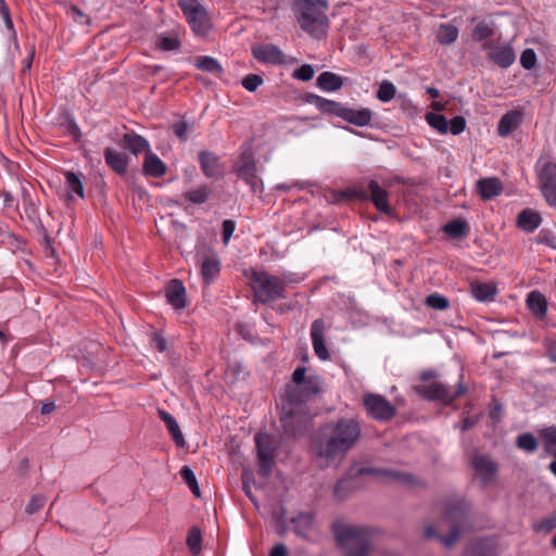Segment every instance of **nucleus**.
<instances>
[{
  "mask_svg": "<svg viewBox=\"0 0 556 556\" xmlns=\"http://www.w3.org/2000/svg\"><path fill=\"white\" fill-rule=\"evenodd\" d=\"M361 425L354 418H340L319 429L317 455L328 463L345 457L361 438Z\"/></svg>",
  "mask_w": 556,
  "mask_h": 556,
  "instance_id": "f257e3e1",
  "label": "nucleus"
},
{
  "mask_svg": "<svg viewBox=\"0 0 556 556\" xmlns=\"http://www.w3.org/2000/svg\"><path fill=\"white\" fill-rule=\"evenodd\" d=\"M321 380L318 376H308L301 387H287L286 397L288 404L282 407V416L280 418L282 426L287 432L295 434V424H305L311 416L307 413L304 403L312 396L320 392Z\"/></svg>",
  "mask_w": 556,
  "mask_h": 556,
  "instance_id": "f03ea898",
  "label": "nucleus"
},
{
  "mask_svg": "<svg viewBox=\"0 0 556 556\" xmlns=\"http://www.w3.org/2000/svg\"><path fill=\"white\" fill-rule=\"evenodd\" d=\"M470 510L471 505L464 498L452 497L446 500L443 505V515L451 527L448 534L440 535L433 526H427L424 530L425 538L437 539L446 547L453 546L462 534L470 528Z\"/></svg>",
  "mask_w": 556,
  "mask_h": 556,
  "instance_id": "7ed1b4c3",
  "label": "nucleus"
},
{
  "mask_svg": "<svg viewBox=\"0 0 556 556\" xmlns=\"http://www.w3.org/2000/svg\"><path fill=\"white\" fill-rule=\"evenodd\" d=\"M332 532L344 556H368L372 546L370 528L336 521L332 525Z\"/></svg>",
  "mask_w": 556,
  "mask_h": 556,
  "instance_id": "20e7f679",
  "label": "nucleus"
},
{
  "mask_svg": "<svg viewBox=\"0 0 556 556\" xmlns=\"http://www.w3.org/2000/svg\"><path fill=\"white\" fill-rule=\"evenodd\" d=\"M538 188L545 202L556 207V162L548 154H541L534 165Z\"/></svg>",
  "mask_w": 556,
  "mask_h": 556,
  "instance_id": "39448f33",
  "label": "nucleus"
},
{
  "mask_svg": "<svg viewBox=\"0 0 556 556\" xmlns=\"http://www.w3.org/2000/svg\"><path fill=\"white\" fill-rule=\"evenodd\" d=\"M285 287V281L277 276H271L266 271L253 273L252 288L256 300L261 303L286 299Z\"/></svg>",
  "mask_w": 556,
  "mask_h": 556,
  "instance_id": "423d86ee",
  "label": "nucleus"
},
{
  "mask_svg": "<svg viewBox=\"0 0 556 556\" xmlns=\"http://www.w3.org/2000/svg\"><path fill=\"white\" fill-rule=\"evenodd\" d=\"M342 195L348 199L366 200L370 199L376 208L387 215L393 214V208L389 205V193L378 181L370 180L366 189L345 190Z\"/></svg>",
  "mask_w": 556,
  "mask_h": 556,
  "instance_id": "0eeeda50",
  "label": "nucleus"
},
{
  "mask_svg": "<svg viewBox=\"0 0 556 556\" xmlns=\"http://www.w3.org/2000/svg\"><path fill=\"white\" fill-rule=\"evenodd\" d=\"M417 394L429 401H440L445 405L452 404L457 397L463 395L467 388L462 380L457 384L456 391L442 382H431L429 384H418L414 387Z\"/></svg>",
  "mask_w": 556,
  "mask_h": 556,
  "instance_id": "6e6552de",
  "label": "nucleus"
},
{
  "mask_svg": "<svg viewBox=\"0 0 556 556\" xmlns=\"http://www.w3.org/2000/svg\"><path fill=\"white\" fill-rule=\"evenodd\" d=\"M178 5L193 33L198 36H205L211 27L210 16L205 8L197 0H179Z\"/></svg>",
  "mask_w": 556,
  "mask_h": 556,
  "instance_id": "1a4fd4ad",
  "label": "nucleus"
},
{
  "mask_svg": "<svg viewBox=\"0 0 556 556\" xmlns=\"http://www.w3.org/2000/svg\"><path fill=\"white\" fill-rule=\"evenodd\" d=\"M254 440L260 465L258 473L263 478H267L271 473L274 459L276 456V448L273 445L269 434L267 433L260 432L255 435Z\"/></svg>",
  "mask_w": 556,
  "mask_h": 556,
  "instance_id": "9d476101",
  "label": "nucleus"
},
{
  "mask_svg": "<svg viewBox=\"0 0 556 556\" xmlns=\"http://www.w3.org/2000/svg\"><path fill=\"white\" fill-rule=\"evenodd\" d=\"M364 406L367 413L376 420H391L395 414V407L382 395L366 394L364 396Z\"/></svg>",
  "mask_w": 556,
  "mask_h": 556,
  "instance_id": "9b49d317",
  "label": "nucleus"
},
{
  "mask_svg": "<svg viewBox=\"0 0 556 556\" xmlns=\"http://www.w3.org/2000/svg\"><path fill=\"white\" fill-rule=\"evenodd\" d=\"M256 172V163L253 154L251 152H243L236 164V173L240 179L244 180L250 186L253 193H256L260 188Z\"/></svg>",
  "mask_w": 556,
  "mask_h": 556,
  "instance_id": "f8f14e48",
  "label": "nucleus"
},
{
  "mask_svg": "<svg viewBox=\"0 0 556 556\" xmlns=\"http://www.w3.org/2000/svg\"><path fill=\"white\" fill-rule=\"evenodd\" d=\"M298 23L302 30L317 39H320L327 34L329 26V20L325 13L314 16L304 15Z\"/></svg>",
  "mask_w": 556,
  "mask_h": 556,
  "instance_id": "ddd939ff",
  "label": "nucleus"
},
{
  "mask_svg": "<svg viewBox=\"0 0 556 556\" xmlns=\"http://www.w3.org/2000/svg\"><path fill=\"white\" fill-rule=\"evenodd\" d=\"M325 330H326V325H325L324 319L318 318L312 323L311 339H312L313 349H314L316 356L321 361H328L330 358V354L326 346Z\"/></svg>",
  "mask_w": 556,
  "mask_h": 556,
  "instance_id": "4468645a",
  "label": "nucleus"
},
{
  "mask_svg": "<svg viewBox=\"0 0 556 556\" xmlns=\"http://www.w3.org/2000/svg\"><path fill=\"white\" fill-rule=\"evenodd\" d=\"M472 467L483 486L489 485L494 480L497 471L496 463L488 455H476L472 458Z\"/></svg>",
  "mask_w": 556,
  "mask_h": 556,
  "instance_id": "2eb2a0df",
  "label": "nucleus"
},
{
  "mask_svg": "<svg viewBox=\"0 0 556 556\" xmlns=\"http://www.w3.org/2000/svg\"><path fill=\"white\" fill-rule=\"evenodd\" d=\"M483 49H488V60L502 68L509 67L516 60L514 49L509 45L490 46L484 45Z\"/></svg>",
  "mask_w": 556,
  "mask_h": 556,
  "instance_id": "dca6fc26",
  "label": "nucleus"
},
{
  "mask_svg": "<svg viewBox=\"0 0 556 556\" xmlns=\"http://www.w3.org/2000/svg\"><path fill=\"white\" fill-rule=\"evenodd\" d=\"M252 55L261 63L283 64L286 62L283 52L275 45H261L252 47Z\"/></svg>",
  "mask_w": 556,
  "mask_h": 556,
  "instance_id": "f3484780",
  "label": "nucleus"
},
{
  "mask_svg": "<svg viewBox=\"0 0 556 556\" xmlns=\"http://www.w3.org/2000/svg\"><path fill=\"white\" fill-rule=\"evenodd\" d=\"M372 115V111L368 108L351 109L344 106L341 118L357 127H365L370 125Z\"/></svg>",
  "mask_w": 556,
  "mask_h": 556,
  "instance_id": "a211bd4d",
  "label": "nucleus"
},
{
  "mask_svg": "<svg viewBox=\"0 0 556 556\" xmlns=\"http://www.w3.org/2000/svg\"><path fill=\"white\" fill-rule=\"evenodd\" d=\"M540 438L543 442L544 452L554 457V460L549 464L548 468L556 477V426L542 429L540 431Z\"/></svg>",
  "mask_w": 556,
  "mask_h": 556,
  "instance_id": "6ab92c4d",
  "label": "nucleus"
},
{
  "mask_svg": "<svg viewBox=\"0 0 556 556\" xmlns=\"http://www.w3.org/2000/svg\"><path fill=\"white\" fill-rule=\"evenodd\" d=\"M166 299L176 309L186 307V288L180 280L174 279L169 282L166 289Z\"/></svg>",
  "mask_w": 556,
  "mask_h": 556,
  "instance_id": "aec40b11",
  "label": "nucleus"
},
{
  "mask_svg": "<svg viewBox=\"0 0 556 556\" xmlns=\"http://www.w3.org/2000/svg\"><path fill=\"white\" fill-rule=\"evenodd\" d=\"M103 154L106 165L117 175L123 176L127 173L128 159L125 154L113 148H105Z\"/></svg>",
  "mask_w": 556,
  "mask_h": 556,
  "instance_id": "412c9836",
  "label": "nucleus"
},
{
  "mask_svg": "<svg viewBox=\"0 0 556 556\" xmlns=\"http://www.w3.org/2000/svg\"><path fill=\"white\" fill-rule=\"evenodd\" d=\"M199 162L204 175L208 178H218L222 175V167L218 157L208 151L199 153Z\"/></svg>",
  "mask_w": 556,
  "mask_h": 556,
  "instance_id": "4be33fe9",
  "label": "nucleus"
},
{
  "mask_svg": "<svg viewBox=\"0 0 556 556\" xmlns=\"http://www.w3.org/2000/svg\"><path fill=\"white\" fill-rule=\"evenodd\" d=\"M220 273V260L213 253L204 257L201 264V276L204 285L212 283Z\"/></svg>",
  "mask_w": 556,
  "mask_h": 556,
  "instance_id": "5701e85b",
  "label": "nucleus"
},
{
  "mask_svg": "<svg viewBox=\"0 0 556 556\" xmlns=\"http://www.w3.org/2000/svg\"><path fill=\"white\" fill-rule=\"evenodd\" d=\"M478 192L483 200L497 197L503 191V185L496 177L481 178L477 181Z\"/></svg>",
  "mask_w": 556,
  "mask_h": 556,
  "instance_id": "b1692460",
  "label": "nucleus"
},
{
  "mask_svg": "<svg viewBox=\"0 0 556 556\" xmlns=\"http://www.w3.org/2000/svg\"><path fill=\"white\" fill-rule=\"evenodd\" d=\"M157 415L160 419L166 425L168 432L172 435L173 441L178 447H184L186 445V440L180 430V427L174 416H172L168 412L164 409H157Z\"/></svg>",
  "mask_w": 556,
  "mask_h": 556,
  "instance_id": "393cba45",
  "label": "nucleus"
},
{
  "mask_svg": "<svg viewBox=\"0 0 556 556\" xmlns=\"http://www.w3.org/2000/svg\"><path fill=\"white\" fill-rule=\"evenodd\" d=\"M542 223L541 215L531 210L525 208L517 216V226L525 232H533Z\"/></svg>",
  "mask_w": 556,
  "mask_h": 556,
  "instance_id": "a878e982",
  "label": "nucleus"
},
{
  "mask_svg": "<svg viewBox=\"0 0 556 556\" xmlns=\"http://www.w3.org/2000/svg\"><path fill=\"white\" fill-rule=\"evenodd\" d=\"M308 101L311 103H314L316 105V108L325 114L339 116V117L342 116V111L344 109V105H342L340 102H336L333 100H328V99L323 98L317 94H309Z\"/></svg>",
  "mask_w": 556,
  "mask_h": 556,
  "instance_id": "bb28decb",
  "label": "nucleus"
},
{
  "mask_svg": "<svg viewBox=\"0 0 556 556\" xmlns=\"http://www.w3.org/2000/svg\"><path fill=\"white\" fill-rule=\"evenodd\" d=\"M291 522L293 523V529L298 536L306 541L311 540V533L314 527V518L311 514H299L291 519Z\"/></svg>",
  "mask_w": 556,
  "mask_h": 556,
  "instance_id": "cd10ccee",
  "label": "nucleus"
},
{
  "mask_svg": "<svg viewBox=\"0 0 556 556\" xmlns=\"http://www.w3.org/2000/svg\"><path fill=\"white\" fill-rule=\"evenodd\" d=\"M143 172L148 176L159 178L165 175L166 165L156 154L147 151L143 162Z\"/></svg>",
  "mask_w": 556,
  "mask_h": 556,
  "instance_id": "c85d7f7f",
  "label": "nucleus"
},
{
  "mask_svg": "<svg viewBox=\"0 0 556 556\" xmlns=\"http://www.w3.org/2000/svg\"><path fill=\"white\" fill-rule=\"evenodd\" d=\"M473 298L480 302H491L496 294V287L492 282L475 281L470 285Z\"/></svg>",
  "mask_w": 556,
  "mask_h": 556,
  "instance_id": "c756f323",
  "label": "nucleus"
},
{
  "mask_svg": "<svg viewBox=\"0 0 556 556\" xmlns=\"http://www.w3.org/2000/svg\"><path fill=\"white\" fill-rule=\"evenodd\" d=\"M528 308L536 316V317H545L547 313V300L546 298L539 291H532L528 294L527 298Z\"/></svg>",
  "mask_w": 556,
  "mask_h": 556,
  "instance_id": "7c9ffc66",
  "label": "nucleus"
},
{
  "mask_svg": "<svg viewBox=\"0 0 556 556\" xmlns=\"http://www.w3.org/2000/svg\"><path fill=\"white\" fill-rule=\"evenodd\" d=\"M123 147L135 155L141 153L142 151H150L148 140L137 134H125L123 136Z\"/></svg>",
  "mask_w": 556,
  "mask_h": 556,
  "instance_id": "2f4dec72",
  "label": "nucleus"
},
{
  "mask_svg": "<svg viewBox=\"0 0 556 556\" xmlns=\"http://www.w3.org/2000/svg\"><path fill=\"white\" fill-rule=\"evenodd\" d=\"M519 122H520L519 113L511 111V112L504 114L498 122V126H497L498 135L502 137L509 136L517 129Z\"/></svg>",
  "mask_w": 556,
  "mask_h": 556,
  "instance_id": "473e14b6",
  "label": "nucleus"
},
{
  "mask_svg": "<svg viewBox=\"0 0 556 556\" xmlns=\"http://www.w3.org/2000/svg\"><path fill=\"white\" fill-rule=\"evenodd\" d=\"M316 85L325 91H337L342 87L343 79L332 72H323L317 77Z\"/></svg>",
  "mask_w": 556,
  "mask_h": 556,
  "instance_id": "72a5a7b5",
  "label": "nucleus"
},
{
  "mask_svg": "<svg viewBox=\"0 0 556 556\" xmlns=\"http://www.w3.org/2000/svg\"><path fill=\"white\" fill-rule=\"evenodd\" d=\"M194 65L197 68L206 73L214 74L216 77H222L224 74L223 66L213 56L200 55L195 59Z\"/></svg>",
  "mask_w": 556,
  "mask_h": 556,
  "instance_id": "f704fd0d",
  "label": "nucleus"
},
{
  "mask_svg": "<svg viewBox=\"0 0 556 556\" xmlns=\"http://www.w3.org/2000/svg\"><path fill=\"white\" fill-rule=\"evenodd\" d=\"M361 472H368L375 475H381L389 480H394L403 483H412L414 478L410 473L399 471V470H389V469H378V468H368L362 469Z\"/></svg>",
  "mask_w": 556,
  "mask_h": 556,
  "instance_id": "c9c22d12",
  "label": "nucleus"
},
{
  "mask_svg": "<svg viewBox=\"0 0 556 556\" xmlns=\"http://www.w3.org/2000/svg\"><path fill=\"white\" fill-rule=\"evenodd\" d=\"M493 36H494V27H493V22H491V21L478 22L471 31V38L478 42L490 39Z\"/></svg>",
  "mask_w": 556,
  "mask_h": 556,
  "instance_id": "e433bc0d",
  "label": "nucleus"
},
{
  "mask_svg": "<svg viewBox=\"0 0 556 556\" xmlns=\"http://www.w3.org/2000/svg\"><path fill=\"white\" fill-rule=\"evenodd\" d=\"M458 38V29L451 24H441L437 34V40L443 46L455 42Z\"/></svg>",
  "mask_w": 556,
  "mask_h": 556,
  "instance_id": "4c0bfd02",
  "label": "nucleus"
},
{
  "mask_svg": "<svg viewBox=\"0 0 556 556\" xmlns=\"http://www.w3.org/2000/svg\"><path fill=\"white\" fill-rule=\"evenodd\" d=\"M326 9H323L317 2H308V3H294L293 11L296 17V21L303 18L304 15H318L325 13Z\"/></svg>",
  "mask_w": 556,
  "mask_h": 556,
  "instance_id": "58836bf2",
  "label": "nucleus"
},
{
  "mask_svg": "<svg viewBox=\"0 0 556 556\" xmlns=\"http://www.w3.org/2000/svg\"><path fill=\"white\" fill-rule=\"evenodd\" d=\"M211 193H212V189L206 185H202L195 189L185 192L184 197L190 203L203 204L210 199Z\"/></svg>",
  "mask_w": 556,
  "mask_h": 556,
  "instance_id": "ea45409f",
  "label": "nucleus"
},
{
  "mask_svg": "<svg viewBox=\"0 0 556 556\" xmlns=\"http://www.w3.org/2000/svg\"><path fill=\"white\" fill-rule=\"evenodd\" d=\"M468 230V223L464 219H454L443 226V231L456 239L465 237Z\"/></svg>",
  "mask_w": 556,
  "mask_h": 556,
  "instance_id": "a19ab883",
  "label": "nucleus"
},
{
  "mask_svg": "<svg viewBox=\"0 0 556 556\" xmlns=\"http://www.w3.org/2000/svg\"><path fill=\"white\" fill-rule=\"evenodd\" d=\"M156 47L162 51H177L181 47V41L176 34H161L156 38Z\"/></svg>",
  "mask_w": 556,
  "mask_h": 556,
  "instance_id": "79ce46f5",
  "label": "nucleus"
},
{
  "mask_svg": "<svg viewBox=\"0 0 556 556\" xmlns=\"http://www.w3.org/2000/svg\"><path fill=\"white\" fill-rule=\"evenodd\" d=\"M65 182L68 191V195L72 198V194L75 193L79 198L85 197V189L80 176L74 172L65 173Z\"/></svg>",
  "mask_w": 556,
  "mask_h": 556,
  "instance_id": "37998d69",
  "label": "nucleus"
},
{
  "mask_svg": "<svg viewBox=\"0 0 556 556\" xmlns=\"http://www.w3.org/2000/svg\"><path fill=\"white\" fill-rule=\"evenodd\" d=\"M426 121L427 123L435 129L438 132L445 135L448 132V125L450 122L447 118L439 113H427L426 114Z\"/></svg>",
  "mask_w": 556,
  "mask_h": 556,
  "instance_id": "c03bdc74",
  "label": "nucleus"
},
{
  "mask_svg": "<svg viewBox=\"0 0 556 556\" xmlns=\"http://www.w3.org/2000/svg\"><path fill=\"white\" fill-rule=\"evenodd\" d=\"M516 445L528 453L535 452L539 446L536 438L530 432L519 434L517 437Z\"/></svg>",
  "mask_w": 556,
  "mask_h": 556,
  "instance_id": "a18cd8bd",
  "label": "nucleus"
},
{
  "mask_svg": "<svg viewBox=\"0 0 556 556\" xmlns=\"http://www.w3.org/2000/svg\"><path fill=\"white\" fill-rule=\"evenodd\" d=\"M395 93H396V88H395L394 84L389 80H383L380 84L379 89L377 91V98L379 101L386 103V102L391 101L395 97Z\"/></svg>",
  "mask_w": 556,
  "mask_h": 556,
  "instance_id": "49530a36",
  "label": "nucleus"
},
{
  "mask_svg": "<svg viewBox=\"0 0 556 556\" xmlns=\"http://www.w3.org/2000/svg\"><path fill=\"white\" fill-rule=\"evenodd\" d=\"M426 305L438 311H445L450 306V301L446 296L439 293H431L426 298Z\"/></svg>",
  "mask_w": 556,
  "mask_h": 556,
  "instance_id": "de8ad7c7",
  "label": "nucleus"
},
{
  "mask_svg": "<svg viewBox=\"0 0 556 556\" xmlns=\"http://www.w3.org/2000/svg\"><path fill=\"white\" fill-rule=\"evenodd\" d=\"M193 127L192 124L188 123L185 119H179L170 125V129L173 130L174 135L180 140V141H187L188 140V130H190Z\"/></svg>",
  "mask_w": 556,
  "mask_h": 556,
  "instance_id": "09e8293b",
  "label": "nucleus"
},
{
  "mask_svg": "<svg viewBox=\"0 0 556 556\" xmlns=\"http://www.w3.org/2000/svg\"><path fill=\"white\" fill-rule=\"evenodd\" d=\"M202 542V534L198 527H192L187 535V544L192 554H197L200 551Z\"/></svg>",
  "mask_w": 556,
  "mask_h": 556,
  "instance_id": "8fccbe9b",
  "label": "nucleus"
},
{
  "mask_svg": "<svg viewBox=\"0 0 556 556\" xmlns=\"http://www.w3.org/2000/svg\"><path fill=\"white\" fill-rule=\"evenodd\" d=\"M241 480H242V490H243L244 494L249 497V500L254 505H257L256 497L253 494L252 489H251V484L254 483L253 473L251 471H249L248 469H244L242 471Z\"/></svg>",
  "mask_w": 556,
  "mask_h": 556,
  "instance_id": "3c124183",
  "label": "nucleus"
},
{
  "mask_svg": "<svg viewBox=\"0 0 556 556\" xmlns=\"http://www.w3.org/2000/svg\"><path fill=\"white\" fill-rule=\"evenodd\" d=\"M534 240L538 244H544L548 248L556 249V237L549 229H541L535 236Z\"/></svg>",
  "mask_w": 556,
  "mask_h": 556,
  "instance_id": "603ef678",
  "label": "nucleus"
},
{
  "mask_svg": "<svg viewBox=\"0 0 556 556\" xmlns=\"http://www.w3.org/2000/svg\"><path fill=\"white\" fill-rule=\"evenodd\" d=\"M263 83V77L257 74H248L241 80L243 88L250 92L256 91Z\"/></svg>",
  "mask_w": 556,
  "mask_h": 556,
  "instance_id": "864d4df0",
  "label": "nucleus"
},
{
  "mask_svg": "<svg viewBox=\"0 0 556 556\" xmlns=\"http://www.w3.org/2000/svg\"><path fill=\"white\" fill-rule=\"evenodd\" d=\"M314 67L311 64H303L296 68L292 76L301 81H308L314 77Z\"/></svg>",
  "mask_w": 556,
  "mask_h": 556,
  "instance_id": "5fc2aeb1",
  "label": "nucleus"
},
{
  "mask_svg": "<svg viewBox=\"0 0 556 556\" xmlns=\"http://www.w3.org/2000/svg\"><path fill=\"white\" fill-rule=\"evenodd\" d=\"M520 64L526 70H532L536 64V54L533 49H526L520 55Z\"/></svg>",
  "mask_w": 556,
  "mask_h": 556,
  "instance_id": "6e6d98bb",
  "label": "nucleus"
},
{
  "mask_svg": "<svg viewBox=\"0 0 556 556\" xmlns=\"http://www.w3.org/2000/svg\"><path fill=\"white\" fill-rule=\"evenodd\" d=\"M46 503V497L41 494L34 495L28 504L26 505L25 511L28 515H33L39 511Z\"/></svg>",
  "mask_w": 556,
  "mask_h": 556,
  "instance_id": "4d7b16f0",
  "label": "nucleus"
},
{
  "mask_svg": "<svg viewBox=\"0 0 556 556\" xmlns=\"http://www.w3.org/2000/svg\"><path fill=\"white\" fill-rule=\"evenodd\" d=\"M466 119L463 116H455L452 118L448 125V131H451L452 135H459L466 129Z\"/></svg>",
  "mask_w": 556,
  "mask_h": 556,
  "instance_id": "13d9d810",
  "label": "nucleus"
},
{
  "mask_svg": "<svg viewBox=\"0 0 556 556\" xmlns=\"http://www.w3.org/2000/svg\"><path fill=\"white\" fill-rule=\"evenodd\" d=\"M556 528V515L548 516L542 519L534 526L535 531L549 532Z\"/></svg>",
  "mask_w": 556,
  "mask_h": 556,
  "instance_id": "bf43d9fd",
  "label": "nucleus"
},
{
  "mask_svg": "<svg viewBox=\"0 0 556 556\" xmlns=\"http://www.w3.org/2000/svg\"><path fill=\"white\" fill-rule=\"evenodd\" d=\"M236 223L232 219H225L222 225L223 242L227 244L233 235Z\"/></svg>",
  "mask_w": 556,
  "mask_h": 556,
  "instance_id": "052dcab7",
  "label": "nucleus"
},
{
  "mask_svg": "<svg viewBox=\"0 0 556 556\" xmlns=\"http://www.w3.org/2000/svg\"><path fill=\"white\" fill-rule=\"evenodd\" d=\"M180 476L182 480L186 482V484L189 486V489L195 483H198L194 472L188 466H184L180 469Z\"/></svg>",
  "mask_w": 556,
  "mask_h": 556,
  "instance_id": "680f3d73",
  "label": "nucleus"
},
{
  "mask_svg": "<svg viewBox=\"0 0 556 556\" xmlns=\"http://www.w3.org/2000/svg\"><path fill=\"white\" fill-rule=\"evenodd\" d=\"M306 368L303 366H300L295 368V370L292 374V382L290 387H301L304 380L306 379Z\"/></svg>",
  "mask_w": 556,
  "mask_h": 556,
  "instance_id": "e2e57ef3",
  "label": "nucleus"
},
{
  "mask_svg": "<svg viewBox=\"0 0 556 556\" xmlns=\"http://www.w3.org/2000/svg\"><path fill=\"white\" fill-rule=\"evenodd\" d=\"M151 345L159 352H165L167 350V340L163 336L154 333L151 339Z\"/></svg>",
  "mask_w": 556,
  "mask_h": 556,
  "instance_id": "0e129e2a",
  "label": "nucleus"
},
{
  "mask_svg": "<svg viewBox=\"0 0 556 556\" xmlns=\"http://www.w3.org/2000/svg\"><path fill=\"white\" fill-rule=\"evenodd\" d=\"M66 130L68 131L70 135L73 136V138L75 140H79V138L81 137V131H80L78 125L76 124V122L73 119L67 121Z\"/></svg>",
  "mask_w": 556,
  "mask_h": 556,
  "instance_id": "69168bd1",
  "label": "nucleus"
},
{
  "mask_svg": "<svg viewBox=\"0 0 556 556\" xmlns=\"http://www.w3.org/2000/svg\"><path fill=\"white\" fill-rule=\"evenodd\" d=\"M287 555H288V549H287L286 545L282 543L276 544L270 551V556H287Z\"/></svg>",
  "mask_w": 556,
  "mask_h": 556,
  "instance_id": "338daca9",
  "label": "nucleus"
},
{
  "mask_svg": "<svg viewBox=\"0 0 556 556\" xmlns=\"http://www.w3.org/2000/svg\"><path fill=\"white\" fill-rule=\"evenodd\" d=\"M478 421V418L477 417H466L462 422H460V430L462 431H467L469 429H471Z\"/></svg>",
  "mask_w": 556,
  "mask_h": 556,
  "instance_id": "774afa93",
  "label": "nucleus"
}]
</instances>
